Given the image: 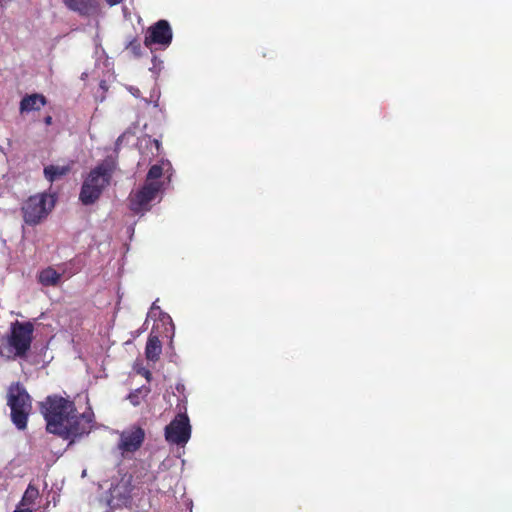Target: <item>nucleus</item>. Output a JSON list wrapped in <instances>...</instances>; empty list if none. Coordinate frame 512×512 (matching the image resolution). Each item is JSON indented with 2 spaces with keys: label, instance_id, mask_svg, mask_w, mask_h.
Masks as SVG:
<instances>
[{
  "label": "nucleus",
  "instance_id": "13",
  "mask_svg": "<svg viewBox=\"0 0 512 512\" xmlns=\"http://www.w3.org/2000/svg\"><path fill=\"white\" fill-rule=\"evenodd\" d=\"M162 352V343L157 335L150 333L145 347V356L147 360L156 362L159 360Z\"/></svg>",
  "mask_w": 512,
  "mask_h": 512
},
{
  "label": "nucleus",
  "instance_id": "9",
  "mask_svg": "<svg viewBox=\"0 0 512 512\" xmlns=\"http://www.w3.org/2000/svg\"><path fill=\"white\" fill-rule=\"evenodd\" d=\"M138 488L133 485V476L124 475L110 489L111 502L118 507H131Z\"/></svg>",
  "mask_w": 512,
  "mask_h": 512
},
{
  "label": "nucleus",
  "instance_id": "18",
  "mask_svg": "<svg viewBox=\"0 0 512 512\" xmlns=\"http://www.w3.org/2000/svg\"><path fill=\"white\" fill-rule=\"evenodd\" d=\"M163 175V168L160 165H152L147 173L145 182H159Z\"/></svg>",
  "mask_w": 512,
  "mask_h": 512
},
{
  "label": "nucleus",
  "instance_id": "20",
  "mask_svg": "<svg viewBox=\"0 0 512 512\" xmlns=\"http://www.w3.org/2000/svg\"><path fill=\"white\" fill-rule=\"evenodd\" d=\"M13 512H33V510L29 507L21 508L20 506H17Z\"/></svg>",
  "mask_w": 512,
  "mask_h": 512
},
{
  "label": "nucleus",
  "instance_id": "24",
  "mask_svg": "<svg viewBox=\"0 0 512 512\" xmlns=\"http://www.w3.org/2000/svg\"><path fill=\"white\" fill-rule=\"evenodd\" d=\"M183 389H184V385H183V384H178V385L176 386V390H177V391H179V392H180L181 390H183Z\"/></svg>",
  "mask_w": 512,
  "mask_h": 512
},
{
  "label": "nucleus",
  "instance_id": "22",
  "mask_svg": "<svg viewBox=\"0 0 512 512\" xmlns=\"http://www.w3.org/2000/svg\"><path fill=\"white\" fill-rule=\"evenodd\" d=\"M144 377L150 381L151 380V377H152V374L149 370H145L144 373H143Z\"/></svg>",
  "mask_w": 512,
  "mask_h": 512
},
{
  "label": "nucleus",
  "instance_id": "1",
  "mask_svg": "<svg viewBox=\"0 0 512 512\" xmlns=\"http://www.w3.org/2000/svg\"><path fill=\"white\" fill-rule=\"evenodd\" d=\"M48 433L63 439H75L90 433L94 415L77 412L75 403L60 395H49L40 403Z\"/></svg>",
  "mask_w": 512,
  "mask_h": 512
},
{
  "label": "nucleus",
  "instance_id": "23",
  "mask_svg": "<svg viewBox=\"0 0 512 512\" xmlns=\"http://www.w3.org/2000/svg\"><path fill=\"white\" fill-rule=\"evenodd\" d=\"M120 2H122V0H107V3H108L110 6L117 5V4H119Z\"/></svg>",
  "mask_w": 512,
  "mask_h": 512
},
{
  "label": "nucleus",
  "instance_id": "21",
  "mask_svg": "<svg viewBox=\"0 0 512 512\" xmlns=\"http://www.w3.org/2000/svg\"><path fill=\"white\" fill-rule=\"evenodd\" d=\"M44 123H45L47 126L51 125V124H52V117H51L50 115L46 116V117L44 118Z\"/></svg>",
  "mask_w": 512,
  "mask_h": 512
},
{
  "label": "nucleus",
  "instance_id": "19",
  "mask_svg": "<svg viewBox=\"0 0 512 512\" xmlns=\"http://www.w3.org/2000/svg\"><path fill=\"white\" fill-rule=\"evenodd\" d=\"M149 392L150 389L148 387L143 386L131 392L128 396V399L134 406H137L140 404L141 395L143 394V396H147Z\"/></svg>",
  "mask_w": 512,
  "mask_h": 512
},
{
  "label": "nucleus",
  "instance_id": "12",
  "mask_svg": "<svg viewBox=\"0 0 512 512\" xmlns=\"http://www.w3.org/2000/svg\"><path fill=\"white\" fill-rule=\"evenodd\" d=\"M47 103V99L43 94L33 93L26 95L20 101V113H28L31 111H39Z\"/></svg>",
  "mask_w": 512,
  "mask_h": 512
},
{
  "label": "nucleus",
  "instance_id": "7",
  "mask_svg": "<svg viewBox=\"0 0 512 512\" xmlns=\"http://www.w3.org/2000/svg\"><path fill=\"white\" fill-rule=\"evenodd\" d=\"M191 437V425L186 413H179L165 427V439L168 443L184 446Z\"/></svg>",
  "mask_w": 512,
  "mask_h": 512
},
{
  "label": "nucleus",
  "instance_id": "3",
  "mask_svg": "<svg viewBox=\"0 0 512 512\" xmlns=\"http://www.w3.org/2000/svg\"><path fill=\"white\" fill-rule=\"evenodd\" d=\"M7 405L11 413V421L18 430H25L32 412V397L20 382H13L7 390Z\"/></svg>",
  "mask_w": 512,
  "mask_h": 512
},
{
  "label": "nucleus",
  "instance_id": "16",
  "mask_svg": "<svg viewBox=\"0 0 512 512\" xmlns=\"http://www.w3.org/2000/svg\"><path fill=\"white\" fill-rule=\"evenodd\" d=\"M38 497H39L38 488L34 484L29 483L23 496H22L21 501L19 502V504L17 506H20L21 508H26V507L31 508L30 506L35 503V501Z\"/></svg>",
  "mask_w": 512,
  "mask_h": 512
},
{
  "label": "nucleus",
  "instance_id": "17",
  "mask_svg": "<svg viewBox=\"0 0 512 512\" xmlns=\"http://www.w3.org/2000/svg\"><path fill=\"white\" fill-rule=\"evenodd\" d=\"M125 49L136 58H140L143 55L142 44L137 37L131 38L125 46Z\"/></svg>",
  "mask_w": 512,
  "mask_h": 512
},
{
  "label": "nucleus",
  "instance_id": "6",
  "mask_svg": "<svg viewBox=\"0 0 512 512\" xmlns=\"http://www.w3.org/2000/svg\"><path fill=\"white\" fill-rule=\"evenodd\" d=\"M161 187V182H145L139 190L130 194V209L136 214L148 211L151 201L156 198Z\"/></svg>",
  "mask_w": 512,
  "mask_h": 512
},
{
  "label": "nucleus",
  "instance_id": "11",
  "mask_svg": "<svg viewBox=\"0 0 512 512\" xmlns=\"http://www.w3.org/2000/svg\"><path fill=\"white\" fill-rule=\"evenodd\" d=\"M67 9L78 13L81 16L97 14L99 2L97 0H62Z\"/></svg>",
  "mask_w": 512,
  "mask_h": 512
},
{
  "label": "nucleus",
  "instance_id": "4",
  "mask_svg": "<svg viewBox=\"0 0 512 512\" xmlns=\"http://www.w3.org/2000/svg\"><path fill=\"white\" fill-rule=\"evenodd\" d=\"M54 195L43 192L28 197L21 205L24 222L29 226L42 223L55 207Z\"/></svg>",
  "mask_w": 512,
  "mask_h": 512
},
{
  "label": "nucleus",
  "instance_id": "15",
  "mask_svg": "<svg viewBox=\"0 0 512 512\" xmlns=\"http://www.w3.org/2000/svg\"><path fill=\"white\" fill-rule=\"evenodd\" d=\"M61 279V274L55 269L48 267L39 274V282L44 286H56Z\"/></svg>",
  "mask_w": 512,
  "mask_h": 512
},
{
  "label": "nucleus",
  "instance_id": "10",
  "mask_svg": "<svg viewBox=\"0 0 512 512\" xmlns=\"http://www.w3.org/2000/svg\"><path fill=\"white\" fill-rule=\"evenodd\" d=\"M145 440V431L140 426H133L120 434L118 449L125 453H134L139 450Z\"/></svg>",
  "mask_w": 512,
  "mask_h": 512
},
{
  "label": "nucleus",
  "instance_id": "8",
  "mask_svg": "<svg viewBox=\"0 0 512 512\" xmlns=\"http://www.w3.org/2000/svg\"><path fill=\"white\" fill-rule=\"evenodd\" d=\"M173 39L172 28L167 20L161 19L151 25L145 34L144 45L150 50L153 46L167 48Z\"/></svg>",
  "mask_w": 512,
  "mask_h": 512
},
{
  "label": "nucleus",
  "instance_id": "5",
  "mask_svg": "<svg viewBox=\"0 0 512 512\" xmlns=\"http://www.w3.org/2000/svg\"><path fill=\"white\" fill-rule=\"evenodd\" d=\"M34 330L35 327L32 321L20 322L16 320L11 323L7 342L13 349L15 357H27L34 339Z\"/></svg>",
  "mask_w": 512,
  "mask_h": 512
},
{
  "label": "nucleus",
  "instance_id": "2",
  "mask_svg": "<svg viewBox=\"0 0 512 512\" xmlns=\"http://www.w3.org/2000/svg\"><path fill=\"white\" fill-rule=\"evenodd\" d=\"M118 169L117 153L106 156L85 177L79 194L84 205L94 204L110 185L115 171Z\"/></svg>",
  "mask_w": 512,
  "mask_h": 512
},
{
  "label": "nucleus",
  "instance_id": "14",
  "mask_svg": "<svg viewBox=\"0 0 512 512\" xmlns=\"http://www.w3.org/2000/svg\"><path fill=\"white\" fill-rule=\"evenodd\" d=\"M70 172V166L49 165L44 168V176L49 182H54Z\"/></svg>",
  "mask_w": 512,
  "mask_h": 512
}]
</instances>
